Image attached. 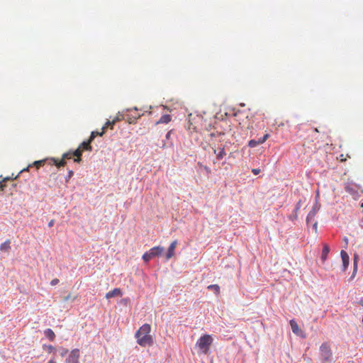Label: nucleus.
Returning <instances> with one entry per match:
<instances>
[{
  "mask_svg": "<svg viewBox=\"0 0 363 363\" xmlns=\"http://www.w3.org/2000/svg\"><path fill=\"white\" fill-rule=\"evenodd\" d=\"M141 115H138V116L128 117L127 118V122L130 124H135L137 122V120L140 118Z\"/></svg>",
  "mask_w": 363,
  "mask_h": 363,
  "instance_id": "393cba45",
  "label": "nucleus"
},
{
  "mask_svg": "<svg viewBox=\"0 0 363 363\" xmlns=\"http://www.w3.org/2000/svg\"><path fill=\"white\" fill-rule=\"evenodd\" d=\"M76 298V297H72L71 296V294H68L67 296H65L63 298V300L64 301H68L69 300L72 299V300H74Z\"/></svg>",
  "mask_w": 363,
  "mask_h": 363,
  "instance_id": "7c9ffc66",
  "label": "nucleus"
},
{
  "mask_svg": "<svg viewBox=\"0 0 363 363\" xmlns=\"http://www.w3.org/2000/svg\"><path fill=\"white\" fill-rule=\"evenodd\" d=\"M123 117H121L119 115L116 116L112 121H108L104 125L106 127V130L110 127L111 129L113 128V125L118 121L123 120Z\"/></svg>",
  "mask_w": 363,
  "mask_h": 363,
  "instance_id": "4468645a",
  "label": "nucleus"
},
{
  "mask_svg": "<svg viewBox=\"0 0 363 363\" xmlns=\"http://www.w3.org/2000/svg\"><path fill=\"white\" fill-rule=\"evenodd\" d=\"M45 163V160H38L34 162L33 165L36 167L37 169H38L40 167L43 166Z\"/></svg>",
  "mask_w": 363,
  "mask_h": 363,
  "instance_id": "cd10ccee",
  "label": "nucleus"
},
{
  "mask_svg": "<svg viewBox=\"0 0 363 363\" xmlns=\"http://www.w3.org/2000/svg\"><path fill=\"white\" fill-rule=\"evenodd\" d=\"M151 259H152V257H150V255L149 254L148 252H146L145 253H144V255H143V259L145 262H149Z\"/></svg>",
  "mask_w": 363,
  "mask_h": 363,
  "instance_id": "a878e982",
  "label": "nucleus"
},
{
  "mask_svg": "<svg viewBox=\"0 0 363 363\" xmlns=\"http://www.w3.org/2000/svg\"><path fill=\"white\" fill-rule=\"evenodd\" d=\"M91 142L92 141H91L89 139L87 141H84L83 143H82L79 145V148H80L82 151H84V150L91 151V150H92V147L91 146Z\"/></svg>",
  "mask_w": 363,
  "mask_h": 363,
  "instance_id": "f3484780",
  "label": "nucleus"
},
{
  "mask_svg": "<svg viewBox=\"0 0 363 363\" xmlns=\"http://www.w3.org/2000/svg\"><path fill=\"white\" fill-rule=\"evenodd\" d=\"M72 152H68L62 155V157L60 160H58L57 159H52L54 164L58 167H64L66 164V160H69L72 157Z\"/></svg>",
  "mask_w": 363,
  "mask_h": 363,
  "instance_id": "423d86ee",
  "label": "nucleus"
},
{
  "mask_svg": "<svg viewBox=\"0 0 363 363\" xmlns=\"http://www.w3.org/2000/svg\"><path fill=\"white\" fill-rule=\"evenodd\" d=\"M11 249V240H6L4 242H3L0 245V250L1 252H8L9 250Z\"/></svg>",
  "mask_w": 363,
  "mask_h": 363,
  "instance_id": "a211bd4d",
  "label": "nucleus"
},
{
  "mask_svg": "<svg viewBox=\"0 0 363 363\" xmlns=\"http://www.w3.org/2000/svg\"><path fill=\"white\" fill-rule=\"evenodd\" d=\"M344 240H345V242H346V245H347V242H348V240H347V238H345Z\"/></svg>",
  "mask_w": 363,
  "mask_h": 363,
  "instance_id": "c03bdc74",
  "label": "nucleus"
},
{
  "mask_svg": "<svg viewBox=\"0 0 363 363\" xmlns=\"http://www.w3.org/2000/svg\"><path fill=\"white\" fill-rule=\"evenodd\" d=\"M213 153L216 155V158L218 160H222L224 156L226 155L224 147H219L216 149V147H212Z\"/></svg>",
  "mask_w": 363,
  "mask_h": 363,
  "instance_id": "f8f14e48",
  "label": "nucleus"
},
{
  "mask_svg": "<svg viewBox=\"0 0 363 363\" xmlns=\"http://www.w3.org/2000/svg\"><path fill=\"white\" fill-rule=\"evenodd\" d=\"M235 116H236L237 117H238V121H240V116H239V115H237V114H236Z\"/></svg>",
  "mask_w": 363,
  "mask_h": 363,
  "instance_id": "a18cd8bd",
  "label": "nucleus"
},
{
  "mask_svg": "<svg viewBox=\"0 0 363 363\" xmlns=\"http://www.w3.org/2000/svg\"><path fill=\"white\" fill-rule=\"evenodd\" d=\"M315 132H318V128H315Z\"/></svg>",
  "mask_w": 363,
  "mask_h": 363,
  "instance_id": "49530a36",
  "label": "nucleus"
},
{
  "mask_svg": "<svg viewBox=\"0 0 363 363\" xmlns=\"http://www.w3.org/2000/svg\"><path fill=\"white\" fill-rule=\"evenodd\" d=\"M6 187V184H4L1 181H0V191H4Z\"/></svg>",
  "mask_w": 363,
  "mask_h": 363,
  "instance_id": "72a5a7b5",
  "label": "nucleus"
},
{
  "mask_svg": "<svg viewBox=\"0 0 363 363\" xmlns=\"http://www.w3.org/2000/svg\"><path fill=\"white\" fill-rule=\"evenodd\" d=\"M320 207L318 206L317 204L314 205L312 209L308 213L307 217H306V223L308 224L310 222L313 221L315 216L317 214V212L318 211Z\"/></svg>",
  "mask_w": 363,
  "mask_h": 363,
  "instance_id": "1a4fd4ad",
  "label": "nucleus"
},
{
  "mask_svg": "<svg viewBox=\"0 0 363 363\" xmlns=\"http://www.w3.org/2000/svg\"><path fill=\"white\" fill-rule=\"evenodd\" d=\"M30 167V166H28V167H26V169H23V170H21V172H23V171H28V168H29Z\"/></svg>",
  "mask_w": 363,
  "mask_h": 363,
  "instance_id": "79ce46f5",
  "label": "nucleus"
},
{
  "mask_svg": "<svg viewBox=\"0 0 363 363\" xmlns=\"http://www.w3.org/2000/svg\"><path fill=\"white\" fill-rule=\"evenodd\" d=\"M212 342L213 339L211 335H204L199 339L197 341V345L200 350H201L204 353H206Z\"/></svg>",
  "mask_w": 363,
  "mask_h": 363,
  "instance_id": "7ed1b4c3",
  "label": "nucleus"
},
{
  "mask_svg": "<svg viewBox=\"0 0 363 363\" xmlns=\"http://www.w3.org/2000/svg\"><path fill=\"white\" fill-rule=\"evenodd\" d=\"M151 326L150 324H143L135 333V337L137 343L141 347L151 346L153 345V337L150 335Z\"/></svg>",
  "mask_w": 363,
  "mask_h": 363,
  "instance_id": "f257e3e1",
  "label": "nucleus"
},
{
  "mask_svg": "<svg viewBox=\"0 0 363 363\" xmlns=\"http://www.w3.org/2000/svg\"><path fill=\"white\" fill-rule=\"evenodd\" d=\"M178 244V241L177 240L172 242L169 247H168L167 252L166 254V259L168 260L171 259L174 255V250Z\"/></svg>",
  "mask_w": 363,
  "mask_h": 363,
  "instance_id": "6e6552de",
  "label": "nucleus"
},
{
  "mask_svg": "<svg viewBox=\"0 0 363 363\" xmlns=\"http://www.w3.org/2000/svg\"><path fill=\"white\" fill-rule=\"evenodd\" d=\"M269 138V134H265L262 138H260L259 140H250L248 143V146L250 147H255L259 145L264 143Z\"/></svg>",
  "mask_w": 363,
  "mask_h": 363,
  "instance_id": "0eeeda50",
  "label": "nucleus"
},
{
  "mask_svg": "<svg viewBox=\"0 0 363 363\" xmlns=\"http://www.w3.org/2000/svg\"><path fill=\"white\" fill-rule=\"evenodd\" d=\"M80 350L79 349L72 350L67 358L65 359V363H79Z\"/></svg>",
  "mask_w": 363,
  "mask_h": 363,
  "instance_id": "39448f33",
  "label": "nucleus"
},
{
  "mask_svg": "<svg viewBox=\"0 0 363 363\" xmlns=\"http://www.w3.org/2000/svg\"><path fill=\"white\" fill-rule=\"evenodd\" d=\"M359 303L363 306V298L359 301Z\"/></svg>",
  "mask_w": 363,
  "mask_h": 363,
  "instance_id": "a19ab883",
  "label": "nucleus"
},
{
  "mask_svg": "<svg viewBox=\"0 0 363 363\" xmlns=\"http://www.w3.org/2000/svg\"><path fill=\"white\" fill-rule=\"evenodd\" d=\"M123 294L119 288H115L113 290L106 294V298L109 299L116 296H122Z\"/></svg>",
  "mask_w": 363,
  "mask_h": 363,
  "instance_id": "ddd939ff",
  "label": "nucleus"
},
{
  "mask_svg": "<svg viewBox=\"0 0 363 363\" xmlns=\"http://www.w3.org/2000/svg\"><path fill=\"white\" fill-rule=\"evenodd\" d=\"M357 255H354V268L356 269L357 268Z\"/></svg>",
  "mask_w": 363,
  "mask_h": 363,
  "instance_id": "4c0bfd02",
  "label": "nucleus"
},
{
  "mask_svg": "<svg viewBox=\"0 0 363 363\" xmlns=\"http://www.w3.org/2000/svg\"><path fill=\"white\" fill-rule=\"evenodd\" d=\"M342 264H343V270L345 271L349 265V256L345 250H342L340 252Z\"/></svg>",
  "mask_w": 363,
  "mask_h": 363,
  "instance_id": "2eb2a0df",
  "label": "nucleus"
},
{
  "mask_svg": "<svg viewBox=\"0 0 363 363\" xmlns=\"http://www.w3.org/2000/svg\"><path fill=\"white\" fill-rule=\"evenodd\" d=\"M68 352H69V350L67 349H66V348H62L60 350V355L62 357H65L66 354H67Z\"/></svg>",
  "mask_w": 363,
  "mask_h": 363,
  "instance_id": "c756f323",
  "label": "nucleus"
},
{
  "mask_svg": "<svg viewBox=\"0 0 363 363\" xmlns=\"http://www.w3.org/2000/svg\"><path fill=\"white\" fill-rule=\"evenodd\" d=\"M18 177V174L16 175V177H13V174H12L11 177H4L2 179L1 182L4 184L6 182L9 181V180H13V179H16Z\"/></svg>",
  "mask_w": 363,
  "mask_h": 363,
  "instance_id": "bb28decb",
  "label": "nucleus"
},
{
  "mask_svg": "<svg viewBox=\"0 0 363 363\" xmlns=\"http://www.w3.org/2000/svg\"><path fill=\"white\" fill-rule=\"evenodd\" d=\"M164 251V248L161 246H157L151 248L148 252L150 255V257L152 258L155 257L160 256Z\"/></svg>",
  "mask_w": 363,
  "mask_h": 363,
  "instance_id": "9b49d317",
  "label": "nucleus"
},
{
  "mask_svg": "<svg viewBox=\"0 0 363 363\" xmlns=\"http://www.w3.org/2000/svg\"><path fill=\"white\" fill-rule=\"evenodd\" d=\"M339 160H340V161H341V162H345V161H346V160H347V159H346V157H345L342 154V155H340V157H339Z\"/></svg>",
  "mask_w": 363,
  "mask_h": 363,
  "instance_id": "f704fd0d",
  "label": "nucleus"
},
{
  "mask_svg": "<svg viewBox=\"0 0 363 363\" xmlns=\"http://www.w3.org/2000/svg\"><path fill=\"white\" fill-rule=\"evenodd\" d=\"M172 133V130H169V131L167 133V135H166V139H167V140L169 139V138H170V135H171Z\"/></svg>",
  "mask_w": 363,
  "mask_h": 363,
  "instance_id": "c9c22d12",
  "label": "nucleus"
},
{
  "mask_svg": "<svg viewBox=\"0 0 363 363\" xmlns=\"http://www.w3.org/2000/svg\"><path fill=\"white\" fill-rule=\"evenodd\" d=\"M346 192L350 194L354 199L359 197V186L353 183L347 182L345 185Z\"/></svg>",
  "mask_w": 363,
  "mask_h": 363,
  "instance_id": "20e7f679",
  "label": "nucleus"
},
{
  "mask_svg": "<svg viewBox=\"0 0 363 363\" xmlns=\"http://www.w3.org/2000/svg\"><path fill=\"white\" fill-rule=\"evenodd\" d=\"M82 150L80 148H77L74 152H72V156H75L76 158L74 159V162H79L81 161V156L82 155Z\"/></svg>",
  "mask_w": 363,
  "mask_h": 363,
  "instance_id": "4be33fe9",
  "label": "nucleus"
},
{
  "mask_svg": "<svg viewBox=\"0 0 363 363\" xmlns=\"http://www.w3.org/2000/svg\"><path fill=\"white\" fill-rule=\"evenodd\" d=\"M252 172L255 174V175H257L258 174H259L260 172V169H252Z\"/></svg>",
  "mask_w": 363,
  "mask_h": 363,
  "instance_id": "473e14b6",
  "label": "nucleus"
},
{
  "mask_svg": "<svg viewBox=\"0 0 363 363\" xmlns=\"http://www.w3.org/2000/svg\"><path fill=\"white\" fill-rule=\"evenodd\" d=\"M106 132V127H102L101 128V132H98V131H92L91 133V135H90V137H89V140L91 141H93L95 138L96 136L99 135V136H102Z\"/></svg>",
  "mask_w": 363,
  "mask_h": 363,
  "instance_id": "6ab92c4d",
  "label": "nucleus"
},
{
  "mask_svg": "<svg viewBox=\"0 0 363 363\" xmlns=\"http://www.w3.org/2000/svg\"><path fill=\"white\" fill-rule=\"evenodd\" d=\"M48 363H56L54 359H51Z\"/></svg>",
  "mask_w": 363,
  "mask_h": 363,
  "instance_id": "58836bf2",
  "label": "nucleus"
},
{
  "mask_svg": "<svg viewBox=\"0 0 363 363\" xmlns=\"http://www.w3.org/2000/svg\"><path fill=\"white\" fill-rule=\"evenodd\" d=\"M207 289L213 290L216 294L220 293V286L218 284L209 285Z\"/></svg>",
  "mask_w": 363,
  "mask_h": 363,
  "instance_id": "b1692460",
  "label": "nucleus"
},
{
  "mask_svg": "<svg viewBox=\"0 0 363 363\" xmlns=\"http://www.w3.org/2000/svg\"><path fill=\"white\" fill-rule=\"evenodd\" d=\"M301 207V200H299L297 202L294 210L293 211L291 214L289 216V218L291 221L296 220L298 218V211L300 210Z\"/></svg>",
  "mask_w": 363,
  "mask_h": 363,
  "instance_id": "9d476101",
  "label": "nucleus"
},
{
  "mask_svg": "<svg viewBox=\"0 0 363 363\" xmlns=\"http://www.w3.org/2000/svg\"><path fill=\"white\" fill-rule=\"evenodd\" d=\"M313 227L316 229L317 228V222H315L313 223Z\"/></svg>",
  "mask_w": 363,
  "mask_h": 363,
  "instance_id": "37998d69",
  "label": "nucleus"
},
{
  "mask_svg": "<svg viewBox=\"0 0 363 363\" xmlns=\"http://www.w3.org/2000/svg\"><path fill=\"white\" fill-rule=\"evenodd\" d=\"M172 117L169 114L163 115L160 117L158 121H157L156 124L159 123H168L171 121Z\"/></svg>",
  "mask_w": 363,
  "mask_h": 363,
  "instance_id": "aec40b11",
  "label": "nucleus"
},
{
  "mask_svg": "<svg viewBox=\"0 0 363 363\" xmlns=\"http://www.w3.org/2000/svg\"><path fill=\"white\" fill-rule=\"evenodd\" d=\"M329 252H330L329 246L328 245L325 244L323 245V251H322V255H321V260L323 262L326 260Z\"/></svg>",
  "mask_w": 363,
  "mask_h": 363,
  "instance_id": "412c9836",
  "label": "nucleus"
},
{
  "mask_svg": "<svg viewBox=\"0 0 363 363\" xmlns=\"http://www.w3.org/2000/svg\"><path fill=\"white\" fill-rule=\"evenodd\" d=\"M44 349H47V351L49 353H51L52 351L55 350V347L52 345H43Z\"/></svg>",
  "mask_w": 363,
  "mask_h": 363,
  "instance_id": "c85d7f7f",
  "label": "nucleus"
},
{
  "mask_svg": "<svg viewBox=\"0 0 363 363\" xmlns=\"http://www.w3.org/2000/svg\"><path fill=\"white\" fill-rule=\"evenodd\" d=\"M45 335L50 340H53L55 337V333L50 328L45 331Z\"/></svg>",
  "mask_w": 363,
  "mask_h": 363,
  "instance_id": "5701e85b",
  "label": "nucleus"
},
{
  "mask_svg": "<svg viewBox=\"0 0 363 363\" xmlns=\"http://www.w3.org/2000/svg\"><path fill=\"white\" fill-rule=\"evenodd\" d=\"M55 223V220H51L49 223H48V227L51 228L53 226Z\"/></svg>",
  "mask_w": 363,
  "mask_h": 363,
  "instance_id": "e433bc0d",
  "label": "nucleus"
},
{
  "mask_svg": "<svg viewBox=\"0 0 363 363\" xmlns=\"http://www.w3.org/2000/svg\"><path fill=\"white\" fill-rule=\"evenodd\" d=\"M289 324L291 328L292 332L294 334L299 335L301 333V330L299 329L298 323L294 320H291Z\"/></svg>",
  "mask_w": 363,
  "mask_h": 363,
  "instance_id": "dca6fc26",
  "label": "nucleus"
},
{
  "mask_svg": "<svg viewBox=\"0 0 363 363\" xmlns=\"http://www.w3.org/2000/svg\"><path fill=\"white\" fill-rule=\"evenodd\" d=\"M59 281H59V279H53L51 281L50 284H51L52 286H55V285H57V284L59 283Z\"/></svg>",
  "mask_w": 363,
  "mask_h": 363,
  "instance_id": "2f4dec72",
  "label": "nucleus"
},
{
  "mask_svg": "<svg viewBox=\"0 0 363 363\" xmlns=\"http://www.w3.org/2000/svg\"><path fill=\"white\" fill-rule=\"evenodd\" d=\"M72 175H73V172L72 171H69V177H71Z\"/></svg>",
  "mask_w": 363,
  "mask_h": 363,
  "instance_id": "ea45409f",
  "label": "nucleus"
},
{
  "mask_svg": "<svg viewBox=\"0 0 363 363\" xmlns=\"http://www.w3.org/2000/svg\"><path fill=\"white\" fill-rule=\"evenodd\" d=\"M320 354L323 363H331L333 361V352L328 342H323L320 345Z\"/></svg>",
  "mask_w": 363,
  "mask_h": 363,
  "instance_id": "f03ea898",
  "label": "nucleus"
}]
</instances>
